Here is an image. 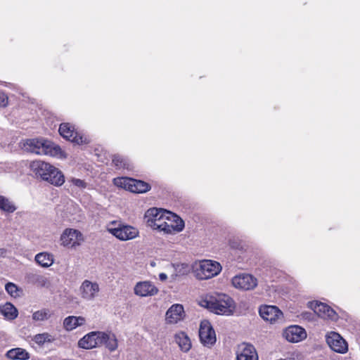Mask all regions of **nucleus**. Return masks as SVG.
Wrapping results in <instances>:
<instances>
[{"label":"nucleus","instance_id":"f257e3e1","mask_svg":"<svg viewBox=\"0 0 360 360\" xmlns=\"http://www.w3.org/2000/svg\"><path fill=\"white\" fill-rule=\"evenodd\" d=\"M200 304L211 312L226 316L233 314L236 307L233 300L229 295L219 292L205 295L200 301Z\"/></svg>","mask_w":360,"mask_h":360},{"label":"nucleus","instance_id":"f03ea898","mask_svg":"<svg viewBox=\"0 0 360 360\" xmlns=\"http://www.w3.org/2000/svg\"><path fill=\"white\" fill-rule=\"evenodd\" d=\"M22 147L25 150L37 155H49L60 159L66 158L65 153L59 146L44 138L27 139Z\"/></svg>","mask_w":360,"mask_h":360},{"label":"nucleus","instance_id":"7ed1b4c3","mask_svg":"<svg viewBox=\"0 0 360 360\" xmlns=\"http://www.w3.org/2000/svg\"><path fill=\"white\" fill-rule=\"evenodd\" d=\"M30 167L37 177L54 186H60L65 182L63 173L49 163L34 160L30 163Z\"/></svg>","mask_w":360,"mask_h":360},{"label":"nucleus","instance_id":"20e7f679","mask_svg":"<svg viewBox=\"0 0 360 360\" xmlns=\"http://www.w3.org/2000/svg\"><path fill=\"white\" fill-rule=\"evenodd\" d=\"M107 231L122 241L136 238L139 235L137 228L124 224L120 221H112L106 225Z\"/></svg>","mask_w":360,"mask_h":360},{"label":"nucleus","instance_id":"39448f33","mask_svg":"<svg viewBox=\"0 0 360 360\" xmlns=\"http://www.w3.org/2000/svg\"><path fill=\"white\" fill-rule=\"evenodd\" d=\"M166 213H167V210L162 208L148 209L144 214L146 225L153 230L162 232L165 220L167 219Z\"/></svg>","mask_w":360,"mask_h":360},{"label":"nucleus","instance_id":"423d86ee","mask_svg":"<svg viewBox=\"0 0 360 360\" xmlns=\"http://www.w3.org/2000/svg\"><path fill=\"white\" fill-rule=\"evenodd\" d=\"M113 184L132 193H143L150 189V186L143 181L128 177H117L113 179Z\"/></svg>","mask_w":360,"mask_h":360},{"label":"nucleus","instance_id":"0eeeda50","mask_svg":"<svg viewBox=\"0 0 360 360\" xmlns=\"http://www.w3.org/2000/svg\"><path fill=\"white\" fill-rule=\"evenodd\" d=\"M221 271V264L210 259L200 261L195 269L198 278L201 280L213 278L217 276Z\"/></svg>","mask_w":360,"mask_h":360},{"label":"nucleus","instance_id":"6e6552de","mask_svg":"<svg viewBox=\"0 0 360 360\" xmlns=\"http://www.w3.org/2000/svg\"><path fill=\"white\" fill-rule=\"evenodd\" d=\"M84 241L82 233L75 229H65L60 236V243L64 248L75 249Z\"/></svg>","mask_w":360,"mask_h":360},{"label":"nucleus","instance_id":"1a4fd4ad","mask_svg":"<svg viewBox=\"0 0 360 360\" xmlns=\"http://www.w3.org/2000/svg\"><path fill=\"white\" fill-rule=\"evenodd\" d=\"M100 291L98 282L85 279L79 288V295L85 301H93L99 296Z\"/></svg>","mask_w":360,"mask_h":360},{"label":"nucleus","instance_id":"9d476101","mask_svg":"<svg viewBox=\"0 0 360 360\" xmlns=\"http://www.w3.org/2000/svg\"><path fill=\"white\" fill-rule=\"evenodd\" d=\"M58 131L63 138L76 144L82 145L89 142L86 136L77 131L74 126L69 123L61 124Z\"/></svg>","mask_w":360,"mask_h":360},{"label":"nucleus","instance_id":"9b49d317","mask_svg":"<svg viewBox=\"0 0 360 360\" xmlns=\"http://www.w3.org/2000/svg\"><path fill=\"white\" fill-rule=\"evenodd\" d=\"M232 285L240 290H252L258 285V281L252 274H239L233 276L231 279Z\"/></svg>","mask_w":360,"mask_h":360},{"label":"nucleus","instance_id":"f8f14e48","mask_svg":"<svg viewBox=\"0 0 360 360\" xmlns=\"http://www.w3.org/2000/svg\"><path fill=\"white\" fill-rule=\"evenodd\" d=\"M200 342L208 348L212 347L217 341L216 333L211 323L204 320L201 321L199 328Z\"/></svg>","mask_w":360,"mask_h":360},{"label":"nucleus","instance_id":"ddd939ff","mask_svg":"<svg viewBox=\"0 0 360 360\" xmlns=\"http://www.w3.org/2000/svg\"><path fill=\"white\" fill-rule=\"evenodd\" d=\"M167 219L162 227V233L174 234L181 232L184 228V221L176 214L167 211Z\"/></svg>","mask_w":360,"mask_h":360},{"label":"nucleus","instance_id":"4468645a","mask_svg":"<svg viewBox=\"0 0 360 360\" xmlns=\"http://www.w3.org/2000/svg\"><path fill=\"white\" fill-rule=\"evenodd\" d=\"M308 305L318 316L323 319L335 320L337 318L336 312L326 304L314 301L309 302Z\"/></svg>","mask_w":360,"mask_h":360},{"label":"nucleus","instance_id":"2eb2a0df","mask_svg":"<svg viewBox=\"0 0 360 360\" xmlns=\"http://www.w3.org/2000/svg\"><path fill=\"white\" fill-rule=\"evenodd\" d=\"M158 292V288L150 281H139L134 287V292L139 297H152Z\"/></svg>","mask_w":360,"mask_h":360},{"label":"nucleus","instance_id":"dca6fc26","mask_svg":"<svg viewBox=\"0 0 360 360\" xmlns=\"http://www.w3.org/2000/svg\"><path fill=\"white\" fill-rule=\"evenodd\" d=\"M260 316L266 321L274 323L283 319L282 311L276 306L264 305L260 307Z\"/></svg>","mask_w":360,"mask_h":360},{"label":"nucleus","instance_id":"f3484780","mask_svg":"<svg viewBox=\"0 0 360 360\" xmlns=\"http://www.w3.org/2000/svg\"><path fill=\"white\" fill-rule=\"evenodd\" d=\"M326 338L327 344L333 351L341 354L347 351V342L338 333L330 332Z\"/></svg>","mask_w":360,"mask_h":360},{"label":"nucleus","instance_id":"a211bd4d","mask_svg":"<svg viewBox=\"0 0 360 360\" xmlns=\"http://www.w3.org/2000/svg\"><path fill=\"white\" fill-rule=\"evenodd\" d=\"M283 335L288 342H298L307 338V332L299 326H290L285 328Z\"/></svg>","mask_w":360,"mask_h":360},{"label":"nucleus","instance_id":"6ab92c4d","mask_svg":"<svg viewBox=\"0 0 360 360\" xmlns=\"http://www.w3.org/2000/svg\"><path fill=\"white\" fill-rule=\"evenodd\" d=\"M101 331H93L87 333L78 341V347L85 349H91L100 345Z\"/></svg>","mask_w":360,"mask_h":360},{"label":"nucleus","instance_id":"aec40b11","mask_svg":"<svg viewBox=\"0 0 360 360\" xmlns=\"http://www.w3.org/2000/svg\"><path fill=\"white\" fill-rule=\"evenodd\" d=\"M237 360H258L255 348L250 344L242 343L236 352Z\"/></svg>","mask_w":360,"mask_h":360},{"label":"nucleus","instance_id":"412c9836","mask_svg":"<svg viewBox=\"0 0 360 360\" xmlns=\"http://www.w3.org/2000/svg\"><path fill=\"white\" fill-rule=\"evenodd\" d=\"M184 310L182 305L173 304L166 312L165 320L167 323L174 324L183 319Z\"/></svg>","mask_w":360,"mask_h":360},{"label":"nucleus","instance_id":"4be33fe9","mask_svg":"<svg viewBox=\"0 0 360 360\" xmlns=\"http://www.w3.org/2000/svg\"><path fill=\"white\" fill-rule=\"evenodd\" d=\"M100 335V345H104L110 352H114L117 349L118 342L115 334L101 331Z\"/></svg>","mask_w":360,"mask_h":360},{"label":"nucleus","instance_id":"5701e85b","mask_svg":"<svg viewBox=\"0 0 360 360\" xmlns=\"http://www.w3.org/2000/svg\"><path fill=\"white\" fill-rule=\"evenodd\" d=\"M174 341L183 352H188L191 349V340L185 332L179 331L176 333L174 335Z\"/></svg>","mask_w":360,"mask_h":360},{"label":"nucleus","instance_id":"b1692460","mask_svg":"<svg viewBox=\"0 0 360 360\" xmlns=\"http://www.w3.org/2000/svg\"><path fill=\"white\" fill-rule=\"evenodd\" d=\"M86 323V319L83 316H69L63 321V327L66 330L70 331L78 326H82Z\"/></svg>","mask_w":360,"mask_h":360},{"label":"nucleus","instance_id":"393cba45","mask_svg":"<svg viewBox=\"0 0 360 360\" xmlns=\"http://www.w3.org/2000/svg\"><path fill=\"white\" fill-rule=\"evenodd\" d=\"M54 256L52 253L48 252H41L37 254L34 257L36 263L44 268H49L54 263Z\"/></svg>","mask_w":360,"mask_h":360},{"label":"nucleus","instance_id":"a878e982","mask_svg":"<svg viewBox=\"0 0 360 360\" xmlns=\"http://www.w3.org/2000/svg\"><path fill=\"white\" fill-rule=\"evenodd\" d=\"M0 314L5 319L12 321L17 318L18 311L13 304L10 302H6L0 305Z\"/></svg>","mask_w":360,"mask_h":360},{"label":"nucleus","instance_id":"bb28decb","mask_svg":"<svg viewBox=\"0 0 360 360\" xmlns=\"http://www.w3.org/2000/svg\"><path fill=\"white\" fill-rule=\"evenodd\" d=\"M28 281L38 287L49 288L50 286L49 278L40 274L34 273L29 274Z\"/></svg>","mask_w":360,"mask_h":360},{"label":"nucleus","instance_id":"cd10ccee","mask_svg":"<svg viewBox=\"0 0 360 360\" xmlns=\"http://www.w3.org/2000/svg\"><path fill=\"white\" fill-rule=\"evenodd\" d=\"M6 356L11 359L27 360L30 359L29 353L22 348L11 349L6 353Z\"/></svg>","mask_w":360,"mask_h":360},{"label":"nucleus","instance_id":"c85d7f7f","mask_svg":"<svg viewBox=\"0 0 360 360\" xmlns=\"http://www.w3.org/2000/svg\"><path fill=\"white\" fill-rule=\"evenodd\" d=\"M0 210L4 212L12 213L15 211L16 207L8 198L0 195Z\"/></svg>","mask_w":360,"mask_h":360},{"label":"nucleus","instance_id":"c756f323","mask_svg":"<svg viewBox=\"0 0 360 360\" xmlns=\"http://www.w3.org/2000/svg\"><path fill=\"white\" fill-rule=\"evenodd\" d=\"M54 340V337L48 333L37 334L33 338L34 342L39 345H43L46 342H52Z\"/></svg>","mask_w":360,"mask_h":360},{"label":"nucleus","instance_id":"7c9ffc66","mask_svg":"<svg viewBox=\"0 0 360 360\" xmlns=\"http://www.w3.org/2000/svg\"><path fill=\"white\" fill-rule=\"evenodd\" d=\"M51 316V313L49 309H42L32 314V319L34 321H44L48 320Z\"/></svg>","mask_w":360,"mask_h":360},{"label":"nucleus","instance_id":"2f4dec72","mask_svg":"<svg viewBox=\"0 0 360 360\" xmlns=\"http://www.w3.org/2000/svg\"><path fill=\"white\" fill-rule=\"evenodd\" d=\"M112 163L117 169H129L127 160L120 155H113Z\"/></svg>","mask_w":360,"mask_h":360},{"label":"nucleus","instance_id":"473e14b6","mask_svg":"<svg viewBox=\"0 0 360 360\" xmlns=\"http://www.w3.org/2000/svg\"><path fill=\"white\" fill-rule=\"evenodd\" d=\"M5 289L11 297H17L19 296L18 288L15 284L8 283L5 286Z\"/></svg>","mask_w":360,"mask_h":360},{"label":"nucleus","instance_id":"72a5a7b5","mask_svg":"<svg viewBox=\"0 0 360 360\" xmlns=\"http://www.w3.org/2000/svg\"><path fill=\"white\" fill-rule=\"evenodd\" d=\"M68 181L72 184V185L78 188L84 189L86 187V183L84 180L72 177Z\"/></svg>","mask_w":360,"mask_h":360},{"label":"nucleus","instance_id":"f704fd0d","mask_svg":"<svg viewBox=\"0 0 360 360\" xmlns=\"http://www.w3.org/2000/svg\"><path fill=\"white\" fill-rule=\"evenodd\" d=\"M8 103V97L4 92L0 91V108H5Z\"/></svg>","mask_w":360,"mask_h":360},{"label":"nucleus","instance_id":"c9c22d12","mask_svg":"<svg viewBox=\"0 0 360 360\" xmlns=\"http://www.w3.org/2000/svg\"><path fill=\"white\" fill-rule=\"evenodd\" d=\"M302 316L305 319L310 320V319H311L312 314L309 313V312H304V313H302Z\"/></svg>","mask_w":360,"mask_h":360},{"label":"nucleus","instance_id":"e433bc0d","mask_svg":"<svg viewBox=\"0 0 360 360\" xmlns=\"http://www.w3.org/2000/svg\"><path fill=\"white\" fill-rule=\"evenodd\" d=\"M159 278H160V281H166V280H167V274H165V273H160V274H159Z\"/></svg>","mask_w":360,"mask_h":360}]
</instances>
